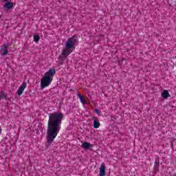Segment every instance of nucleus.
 <instances>
[{
    "mask_svg": "<svg viewBox=\"0 0 176 176\" xmlns=\"http://www.w3.org/2000/svg\"><path fill=\"white\" fill-rule=\"evenodd\" d=\"M2 134V126H0V135Z\"/></svg>",
    "mask_w": 176,
    "mask_h": 176,
    "instance_id": "dca6fc26",
    "label": "nucleus"
},
{
    "mask_svg": "<svg viewBox=\"0 0 176 176\" xmlns=\"http://www.w3.org/2000/svg\"><path fill=\"white\" fill-rule=\"evenodd\" d=\"M78 98L80 100V102L81 104H82L83 105H85V104H86V100H85V98H83V96H82V94H78Z\"/></svg>",
    "mask_w": 176,
    "mask_h": 176,
    "instance_id": "ddd939ff",
    "label": "nucleus"
},
{
    "mask_svg": "<svg viewBox=\"0 0 176 176\" xmlns=\"http://www.w3.org/2000/svg\"><path fill=\"white\" fill-rule=\"evenodd\" d=\"M78 36H72L69 38L65 44V49H64L62 54L59 55L58 60H60V61H64V60L69 56L70 53H72L71 49H75V45L78 43Z\"/></svg>",
    "mask_w": 176,
    "mask_h": 176,
    "instance_id": "f03ea898",
    "label": "nucleus"
},
{
    "mask_svg": "<svg viewBox=\"0 0 176 176\" xmlns=\"http://www.w3.org/2000/svg\"><path fill=\"white\" fill-rule=\"evenodd\" d=\"M159 159H160L159 156H157L154 163L155 164L154 168L155 171H159V166H160Z\"/></svg>",
    "mask_w": 176,
    "mask_h": 176,
    "instance_id": "1a4fd4ad",
    "label": "nucleus"
},
{
    "mask_svg": "<svg viewBox=\"0 0 176 176\" xmlns=\"http://www.w3.org/2000/svg\"><path fill=\"white\" fill-rule=\"evenodd\" d=\"M8 44L6 43L1 47L0 50V52H2L1 56H6V54L9 53V51H8Z\"/></svg>",
    "mask_w": 176,
    "mask_h": 176,
    "instance_id": "39448f33",
    "label": "nucleus"
},
{
    "mask_svg": "<svg viewBox=\"0 0 176 176\" xmlns=\"http://www.w3.org/2000/svg\"><path fill=\"white\" fill-rule=\"evenodd\" d=\"M63 119H64V114L61 112H54L49 114L47 129V142L48 144H52L57 137V134L60 133Z\"/></svg>",
    "mask_w": 176,
    "mask_h": 176,
    "instance_id": "f257e3e1",
    "label": "nucleus"
},
{
    "mask_svg": "<svg viewBox=\"0 0 176 176\" xmlns=\"http://www.w3.org/2000/svg\"><path fill=\"white\" fill-rule=\"evenodd\" d=\"M105 164L102 163L99 168V176H105Z\"/></svg>",
    "mask_w": 176,
    "mask_h": 176,
    "instance_id": "423d86ee",
    "label": "nucleus"
},
{
    "mask_svg": "<svg viewBox=\"0 0 176 176\" xmlns=\"http://www.w3.org/2000/svg\"><path fill=\"white\" fill-rule=\"evenodd\" d=\"M162 96L163 97V98H168V97L170 96V94H168V91L167 90H164L162 92Z\"/></svg>",
    "mask_w": 176,
    "mask_h": 176,
    "instance_id": "f8f14e48",
    "label": "nucleus"
},
{
    "mask_svg": "<svg viewBox=\"0 0 176 176\" xmlns=\"http://www.w3.org/2000/svg\"><path fill=\"white\" fill-rule=\"evenodd\" d=\"M54 75H56V69H50L48 72L45 73L41 81V89L42 90H43L45 87H47L50 83H52Z\"/></svg>",
    "mask_w": 176,
    "mask_h": 176,
    "instance_id": "7ed1b4c3",
    "label": "nucleus"
},
{
    "mask_svg": "<svg viewBox=\"0 0 176 176\" xmlns=\"http://www.w3.org/2000/svg\"><path fill=\"white\" fill-rule=\"evenodd\" d=\"M92 120H94V129H98L100 127V121L96 117H93Z\"/></svg>",
    "mask_w": 176,
    "mask_h": 176,
    "instance_id": "0eeeda50",
    "label": "nucleus"
},
{
    "mask_svg": "<svg viewBox=\"0 0 176 176\" xmlns=\"http://www.w3.org/2000/svg\"><path fill=\"white\" fill-rule=\"evenodd\" d=\"M40 39H41V36H39L38 34L34 35V41L36 43H38Z\"/></svg>",
    "mask_w": 176,
    "mask_h": 176,
    "instance_id": "4468645a",
    "label": "nucleus"
},
{
    "mask_svg": "<svg viewBox=\"0 0 176 176\" xmlns=\"http://www.w3.org/2000/svg\"><path fill=\"white\" fill-rule=\"evenodd\" d=\"M3 8L4 9H7V10H10V9L13 8V3L10 1H7L5 3Z\"/></svg>",
    "mask_w": 176,
    "mask_h": 176,
    "instance_id": "6e6552de",
    "label": "nucleus"
},
{
    "mask_svg": "<svg viewBox=\"0 0 176 176\" xmlns=\"http://www.w3.org/2000/svg\"><path fill=\"white\" fill-rule=\"evenodd\" d=\"M1 100H8V95L5 93V91H0V101Z\"/></svg>",
    "mask_w": 176,
    "mask_h": 176,
    "instance_id": "9b49d317",
    "label": "nucleus"
},
{
    "mask_svg": "<svg viewBox=\"0 0 176 176\" xmlns=\"http://www.w3.org/2000/svg\"><path fill=\"white\" fill-rule=\"evenodd\" d=\"M4 2H9V0H3Z\"/></svg>",
    "mask_w": 176,
    "mask_h": 176,
    "instance_id": "a211bd4d",
    "label": "nucleus"
},
{
    "mask_svg": "<svg viewBox=\"0 0 176 176\" xmlns=\"http://www.w3.org/2000/svg\"><path fill=\"white\" fill-rule=\"evenodd\" d=\"M27 87V82H23L22 85L19 87V89L17 90L18 96H21L23 94V91Z\"/></svg>",
    "mask_w": 176,
    "mask_h": 176,
    "instance_id": "20e7f679",
    "label": "nucleus"
},
{
    "mask_svg": "<svg viewBox=\"0 0 176 176\" xmlns=\"http://www.w3.org/2000/svg\"><path fill=\"white\" fill-rule=\"evenodd\" d=\"M95 113H97V115H100V110H98V109H96Z\"/></svg>",
    "mask_w": 176,
    "mask_h": 176,
    "instance_id": "2eb2a0df",
    "label": "nucleus"
},
{
    "mask_svg": "<svg viewBox=\"0 0 176 176\" xmlns=\"http://www.w3.org/2000/svg\"><path fill=\"white\" fill-rule=\"evenodd\" d=\"M119 65H122V60H118Z\"/></svg>",
    "mask_w": 176,
    "mask_h": 176,
    "instance_id": "f3484780",
    "label": "nucleus"
},
{
    "mask_svg": "<svg viewBox=\"0 0 176 176\" xmlns=\"http://www.w3.org/2000/svg\"><path fill=\"white\" fill-rule=\"evenodd\" d=\"M82 148L85 149V151H87L88 149H90V146H91V144L89 142H85L82 144Z\"/></svg>",
    "mask_w": 176,
    "mask_h": 176,
    "instance_id": "9d476101",
    "label": "nucleus"
}]
</instances>
